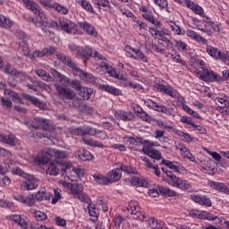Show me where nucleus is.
<instances>
[{
  "instance_id": "61",
  "label": "nucleus",
  "mask_w": 229,
  "mask_h": 229,
  "mask_svg": "<svg viewBox=\"0 0 229 229\" xmlns=\"http://www.w3.org/2000/svg\"><path fill=\"white\" fill-rule=\"evenodd\" d=\"M145 155H148V157L153 158L154 160H162V153L157 149H152L148 152L146 150Z\"/></svg>"
},
{
  "instance_id": "64",
  "label": "nucleus",
  "mask_w": 229,
  "mask_h": 229,
  "mask_svg": "<svg viewBox=\"0 0 229 229\" xmlns=\"http://www.w3.org/2000/svg\"><path fill=\"white\" fill-rule=\"evenodd\" d=\"M78 3H80L81 8H83V10H86V12H89L90 13L94 12V8L92 7V4L87 2L86 0H81Z\"/></svg>"
},
{
  "instance_id": "23",
  "label": "nucleus",
  "mask_w": 229,
  "mask_h": 229,
  "mask_svg": "<svg viewBox=\"0 0 229 229\" xmlns=\"http://www.w3.org/2000/svg\"><path fill=\"white\" fill-rule=\"evenodd\" d=\"M200 78L201 80H203V81H221V76L218 75L217 73L214 72V71H210V70H204L202 74H200Z\"/></svg>"
},
{
  "instance_id": "50",
  "label": "nucleus",
  "mask_w": 229,
  "mask_h": 229,
  "mask_svg": "<svg viewBox=\"0 0 229 229\" xmlns=\"http://www.w3.org/2000/svg\"><path fill=\"white\" fill-rule=\"evenodd\" d=\"M22 1L26 8L28 10H30V12H33V13H35L40 8V6H38V4L33 0H22Z\"/></svg>"
},
{
  "instance_id": "9",
  "label": "nucleus",
  "mask_w": 229,
  "mask_h": 229,
  "mask_svg": "<svg viewBox=\"0 0 229 229\" xmlns=\"http://www.w3.org/2000/svg\"><path fill=\"white\" fill-rule=\"evenodd\" d=\"M140 12H142L143 19L153 24L155 26L154 28H162V22L155 19V16L153 15V11H151L149 7L146 5H141L140 7Z\"/></svg>"
},
{
  "instance_id": "34",
  "label": "nucleus",
  "mask_w": 229,
  "mask_h": 229,
  "mask_svg": "<svg viewBox=\"0 0 229 229\" xmlns=\"http://www.w3.org/2000/svg\"><path fill=\"white\" fill-rule=\"evenodd\" d=\"M177 149H179L183 158H187L191 162H196V157H194V155H192V153H191V150L187 148L185 145H179Z\"/></svg>"
},
{
  "instance_id": "29",
  "label": "nucleus",
  "mask_w": 229,
  "mask_h": 229,
  "mask_svg": "<svg viewBox=\"0 0 229 229\" xmlns=\"http://www.w3.org/2000/svg\"><path fill=\"white\" fill-rule=\"evenodd\" d=\"M190 216L191 217H197V219H212V214L203 210L191 209L190 211Z\"/></svg>"
},
{
  "instance_id": "58",
  "label": "nucleus",
  "mask_w": 229,
  "mask_h": 229,
  "mask_svg": "<svg viewBox=\"0 0 229 229\" xmlns=\"http://www.w3.org/2000/svg\"><path fill=\"white\" fill-rule=\"evenodd\" d=\"M71 192L72 196L76 198L77 196H79V194H81V192H83V185L78 183H72Z\"/></svg>"
},
{
  "instance_id": "31",
  "label": "nucleus",
  "mask_w": 229,
  "mask_h": 229,
  "mask_svg": "<svg viewBox=\"0 0 229 229\" xmlns=\"http://www.w3.org/2000/svg\"><path fill=\"white\" fill-rule=\"evenodd\" d=\"M208 185L209 187L215 189V191H218V192H223L224 194L229 195V188L224 182L209 181Z\"/></svg>"
},
{
  "instance_id": "10",
  "label": "nucleus",
  "mask_w": 229,
  "mask_h": 229,
  "mask_svg": "<svg viewBox=\"0 0 229 229\" xmlns=\"http://www.w3.org/2000/svg\"><path fill=\"white\" fill-rule=\"evenodd\" d=\"M20 78L21 80H24V81H30L27 82L26 87L27 89H30V90H34V92H38V89H44V87H46L44 82L31 78V76L26 74L25 72H23V75H21Z\"/></svg>"
},
{
  "instance_id": "6",
  "label": "nucleus",
  "mask_w": 229,
  "mask_h": 229,
  "mask_svg": "<svg viewBox=\"0 0 229 229\" xmlns=\"http://www.w3.org/2000/svg\"><path fill=\"white\" fill-rule=\"evenodd\" d=\"M72 169V174L70 175H67L69 180H71L72 182H78V179L81 180V178H83V176H85V170H83V168L81 167H72V165L71 164H66L64 165V168L61 169V174L62 176H64V174H69V171H71ZM74 176H77L78 179H74Z\"/></svg>"
},
{
  "instance_id": "4",
  "label": "nucleus",
  "mask_w": 229,
  "mask_h": 229,
  "mask_svg": "<svg viewBox=\"0 0 229 229\" xmlns=\"http://www.w3.org/2000/svg\"><path fill=\"white\" fill-rule=\"evenodd\" d=\"M69 49L72 53H74L76 56H80L81 58H90V56H93V58H98V60H106V57L98 51L93 52L92 48L89 47H82L72 43L69 45Z\"/></svg>"
},
{
  "instance_id": "46",
  "label": "nucleus",
  "mask_w": 229,
  "mask_h": 229,
  "mask_svg": "<svg viewBox=\"0 0 229 229\" xmlns=\"http://www.w3.org/2000/svg\"><path fill=\"white\" fill-rule=\"evenodd\" d=\"M157 146H160V144H158V142H155V141L149 140H145V143L143 145L141 151L145 155L146 153L153 150V149H151V148H157Z\"/></svg>"
},
{
  "instance_id": "2",
  "label": "nucleus",
  "mask_w": 229,
  "mask_h": 229,
  "mask_svg": "<svg viewBox=\"0 0 229 229\" xmlns=\"http://www.w3.org/2000/svg\"><path fill=\"white\" fill-rule=\"evenodd\" d=\"M34 14L36 18H31V22H33V24L36 26H38L39 24L43 33H45L47 37L53 38V37H55V32L47 30V28H58V22L47 21L46 14L40 10V8L35 12Z\"/></svg>"
},
{
  "instance_id": "48",
  "label": "nucleus",
  "mask_w": 229,
  "mask_h": 229,
  "mask_svg": "<svg viewBox=\"0 0 229 229\" xmlns=\"http://www.w3.org/2000/svg\"><path fill=\"white\" fill-rule=\"evenodd\" d=\"M94 182L98 183V185H109L107 176L101 174H95L92 175Z\"/></svg>"
},
{
  "instance_id": "44",
  "label": "nucleus",
  "mask_w": 229,
  "mask_h": 229,
  "mask_svg": "<svg viewBox=\"0 0 229 229\" xmlns=\"http://www.w3.org/2000/svg\"><path fill=\"white\" fill-rule=\"evenodd\" d=\"M30 214L32 215V217H35L37 221H46V219H47V215H46L45 212L38 211L35 208H30Z\"/></svg>"
},
{
  "instance_id": "25",
  "label": "nucleus",
  "mask_w": 229,
  "mask_h": 229,
  "mask_svg": "<svg viewBox=\"0 0 229 229\" xmlns=\"http://www.w3.org/2000/svg\"><path fill=\"white\" fill-rule=\"evenodd\" d=\"M107 176V183L109 185H112V183H115V182H119L121 178L123 177V174H121V169L114 168L111 171H109L106 174Z\"/></svg>"
},
{
  "instance_id": "45",
  "label": "nucleus",
  "mask_w": 229,
  "mask_h": 229,
  "mask_svg": "<svg viewBox=\"0 0 229 229\" xmlns=\"http://www.w3.org/2000/svg\"><path fill=\"white\" fill-rule=\"evenodd\" d=\"M35 123L37 125L34 128H41V130H49V121L47 119L36 117L34 118Z\"/></svg>"
},
{
  "instance_id": "21",
  "label": "nucleus",
  "mask_w": 229,
  "mask_h": 229,
  "mask_svg": "<svg viewBox=\"0 0 229 229\" xmlns=\"http://www.w3.org/2000/svg\"><path fill=\"white\" fill-rule=\"evenodd\" d=\"M126 49L131 51V53H134L131 54V52H128L130 58H132L133 60H141V62L148 63V57L140 49L131 47V46H127Z\"/></svg>"
},
{
  "instance_id": "49",
  "label": "nucleus",
  "mask_w": 229,
  "mask_h": 229,
  "mask_svg": "<svg viewBox=\"0 0 229 229\" xmlns=\"http://www.w3.org/2000/svg\"><path fill=\"white\" fill-rule=\"evenodd\" d=\"M174 133L180 137L181 140H182L183 142H187L188 144L192 142V137H191V134L187 133V132H183L181 130H175Z\"/></svg>"
},
{
  "instance_id": "52",
  "label": "nucleus",
  "mask_w": 229,
  "mask_h": 229,
  "mask_svg": "<svg viewBox=\"0 0 229 229\" xmlns=\"http://www.w3.org/2000/svg\"><path fill=\"white\" fill-rule=\"evenodd\" d=\"M89 217H91V221H98V217L99 216V210L96 208V207L92 204H89Z\"/></svg>"
},
{
  "instance_id": "30",
  "label": "nucleus",
  "mask_w": 229,
  "mask_h": 229,
  "mask_svg": "<svg viewBox=\"0 0 229 229\" xmlns=\"http://www.w3.org/2000/svg\"><path fill=\"white\" fill-rule=\"evenodd\" d=\"M0 69L5 74H11V76H16V78H21V76H24V72L14 69L11 64H7L4 66H3V68H0Z\"/></svg>"
},
{
  "instance_id": "56",
  "label": "nucleus",
  "mask_w": 229,
  "mask_h": 229,
  "mask_svg": "<svg viewBox=\"0 0 229 229\" xmlns=\"http://www.w3.org/2000/svg\"><path fill=\"white\" fill-rule=\"evenodd\" d=\"M36 198V201H44V199L47 200L51 199V193L47 191H38L34 194Z\"/></svg>"
},
{
  "instance_id": "15",
  "label": "nucleus",
  "mask_w": 229,
  "mask_h": 229,
  "mask_svg": "<svg viewBox=\"0 0 229 229\" xmlns=\"http://www.w3.org/2000/svg\"><path fill=\"white\" fill-rule=\"evenodd\" d=\"M57 30L61 28L65 33L74 34L78 31V25L70 20H62L59 21L58 27H55Z\"/></svg>"
},
{
  "instance_id": "53",
  "label": "nucleus",
  "mask_w": 229,
  "mask_h": 229,
  "mask_svg": "<svg viewBox=\"0 0 229 229\" xmlns=\"http://www.w3.org/2000/svg\"><path fill=\"white\" fill-rule=\"evenodd\" d=\"M19 52L23 56H30V47H28V43L24 40L19 43Z\"/></svg>"
},
{
  "instance_id": "36",
  "label": "nucleus",
  "mask_w": 229,
  "mask_h": 229,
  "mask_svg": "<svg viewBox=\"0 0 229 229\" xmlns=\"http://www.w3.org/2000/svg\"><path fill=\"white\" fill-rule=\"evenodd\" d=\"M186 37H189L192 40H195V42H199L204 45H207V42H208L205 38L201 37L200 35L196 33V31L191 30H186Z\"/></svg>"
},
{
  "instance_id": "51",
  "label": "nucleus",
  "mask_w": 229,
  "mask_h": 229,
  "mask_svg": "<svg viewBox=\"0 0 229 229\" xmlns=\"http://www.w3.org/2000/svg\"><path fill=\"white\" fill-rule=\"evenodd\" d=\"M53 10H55L57 13L61 15H67L69 13V9L59 3H54L52 5Z\"/></svg>"
},
{
  "instance_id": "18",
  "label": "nucleus",
  "mask_w": 229,
  "mask_h": 229,
  "mask_svg": "<svg viewBox=\"0 0 229 229\" xmlns=\"http://www.w3.org/2000/svg\"><path fill=\"white\" fill-rule=\"evenodd\" d=\"M70 132L72 135H91L95 136L96 135V129L92 127H72L70 128Z\"/></svg>"
},
{
  "instance_id": "8",
  "label": "nucleus",
  "mask_w": 229,
  "mask_h": 229,
  "mask_svg": "<svg viewBox=\"0 0 229 229\" xmlns=\"http://www.w3.org/2000/svg\"><path fill=\"white\" fill-rule=\"evenodd\" d=\"M144 105L148 106V108H152V110H155L156 112H161V114H165V115H174L173 114V108H169L165 106H160L152 99H145Z\"/></svg>"
},
{
  "instance_id": "42",
  "label": "nucleus",
  "mask_w": 229,
  "mask_h": 229,
  "mask_svg": "<svg viewBox=\"0 0 229 229\" xmlns=\"http://www.w3.org/2000/svg\"><path fill=\"white\" fill-rule=\"evenodd\" d=\"M34 72L38 76V78H41V80H44V81H53V77L47 72L46 70L38 68L34 71Z\"/></svg>"
},
{
  "instance_id": "62",
  "label": "nucleus",
  "mask_w": 229,
  "mask_h": 229,
  "mask_svg": "<svg viewBox=\"0 0 229 229\" xmlns=\"http://www.w3.org/2000/svg\"><path fill=\"white\" fill-rule=\"evenodd\" d=\"M136 112L137 114H140V118L142 121H145V123H149V121H151V116L148 114V113H146L141 107H138Z\"/></svg>"
},
{
  "instance_id": "26",
  "label": "nucleus",
  "mask_w": 229,
  "mask_h": 229,
  "mask_svg": "<svg viewBox=\"0 0 229 229\" xmlns=\"http://www.w3.org/2000/svg\"><path fill=\"white\" fill-rule=\"evenodd\" d=\"M14 199L16 201H20V203H23V205H27L28 207H34L37 199L35 198V194H30L29 196H22V195H18L14 197Z\"/></svg>"
},
{
  "instance_id": "55",
  "label": "nucleus",
  "mask_w": 229,
  "mask_h": 229,
  "mask_svg": "<svg viewBox=\"0 0 229 229\" xmlns=\"http://www.w3.org/2000/svg\"><path fill=\"white\" fill-rule=\"evenodd\" d=\"M59 172H60V168H58V166L56 165V163L52 162L50 163L47 170V174H49L50 176H57Z\"/></svg>"
},
{
  "instance_id": "11",
  "label": "nucleus",
  "mask_w": 229,
  "mask_h": 229,
  "mask_svg": "<svg viewBox=\"0 0 229 229\" xmlns=\"http://www.w3.org/2000/svg\"><path fill=\"white\" fill-rule=\"evenodd\" d=\"M25 182L21 184V191H35L38 187L39 181L34 175L27 174Z\"/></svg>"
},
{
  "instance_id": "39",
  "label": "nucleus",
  "mask_w": 229,
  "mask_h": 229,
  "mask_svg": "<svg viewBox=\"0 0 229 229\" xmlns=\"http://www.w3.org/2000/svg\"><path fill=\"white\" fill-rule=\"evenodd\" d=\"M99 89L101 90H105V92H108L109 94H112L113 96H121L122 92L121 89L110 86L108 84H103V85H99Z\"/></svg>"
},
{
  "instance_id": "5",
  "label": "nucleus",
  "mask_w": 229,
  "mask_h": 229,
  "mask_svg": "<svg viewBox=\"0 0 229 229\" xmlns=\"http://www.w3.org/2000/svg\"><path fill=\"white\" fill-rule=\"evenodd\" d=\"M0 155L2 157H5L6 158H8L5 161V164L9 167V169H12L13 174L21 176V178L27 177L28 174L22 171V169H21L20 167H15V164H16L15 161L10 159L12 158V152L0 147Z\"/></svg>"
},
{
  "instance_id": "57",
  "label": "nucleus",
  "mask_w": 229,
  "mask_h": 229,
  "mask_svg": "<svg viewBox=\"0 0 229 229\" xmlns=\"http://www.w3.org/2000/svg\"><path fill=\"white\" fill-rule=\"evenodd\" d=\"M211 217L209 218L208 221H214L216 223V225H226V226H228L229 228V221H226V219H225V217L220 216H215L213 214H211Z\"/></svg>"
},
{
  "instance_id": "1",
  "label": "nucleus",
  "mask_w": 229,
  "mask_h": 229,
  "mask_svg": "<svg viewBox=\"0 0 229 229\" xmlns=\"http://www.w3.org/2000/svg\"><path fill=\"white\" fill-rule=\"evenodd\" d=\"M50 72L53 74L54 78H57V81L60 83L55 84L57 94H59V96H63V98H65L66 99H73L76 93H74V91L70 88H67V85L71 83V79L55 69H51Z\"/></svg>"
},
{
  "instance_id": "60",
  "label": "nucleus",
  "mask_w": 229,
  "mask_h": 229,
  "mask_svg": "<svg viewBox=\"0 0 229 229\" xmlns=\"http://www.w3.org/2000/svg\"><path fill=\"white\" fill-rule=\"evenodd\" d=\"M159 192L160 194H163V196H168L169 198H174V196L177 194L174 190L167 187H160Z\"/></svg>"
},
{
  "instance_id": "16",
  "label": "nucleus",
  "mask_w": 229,
  "mask_h": 229,
  "mask_svg": "<svg viewBox=\"0 0 229 229\" xmlns=\"http://www.w3.org/2000/svg\"><path fill=\"white\" fill-rule=\"evenodd\" d=\"M99 66L101 69H105L106 72H108L109 76H112V78H115L120 81H124L126 78L123 73H118L117 71H115V69H114L112 65H109V64L106 62L100 63Z\"/></svg>"
},
{
  "instance_id": "32",
  "label": "nucleus",
  "mask_w": 229,
  "mask_h": 229,
  "mask_svg": "<svg viewBox=\"0 0 229 229\" xmlns=\"http://www.w3.org/2000/svg\"><path fill=\"white\" fill-rule=\"evenodd\" d=\"M15 26V21L12 20L10 17L0 14V28L4 30H10Z\"/></svg>"
},
{
  "instance_id": "20",
  "label": "nucleus",
  "mask_w": 229,
  "mask_h": 229,
  "mask_svg": "<svg viewBox=\"0 0 229 229\" xmlns=\"http://www.w3.org/2000/svg\"><path fill=\"white\" fill-rule=\"evenodd\" d=\"M161 164L166 167H169V169H172L174 173H185V167L176 161L163 159Z\"/></svg>"
},
{
  "instance_id": "38",
  "label": "nucleus",
  "mask_w": 229,
  "mask_h": 229,
  "mask_svg": "<svg viewBox=\"0 0 229 229\" xmlns=\"http://www.w3.org/2000/svg\"><path fill=\"white\" fill-rule=\"evenodd\" d=\"M114 115L116 119H121V121H132L134 117L132 112L126 111H116Z\"/></svg>"
},
{
  "instance_id": "19",
  "label": "nucleus",
  "mask_w": 229,
  "mask_h": 229,
  "mask_svg": "<svg viewBox=\"0 0 229 229\" xmlns=\"http://www.w3.org/2000/svg\"><path fill=\"white\" fill-rule=\"evenodd\" d=\"M55 53H56V47H45L42 51H34L31 55V58H44V56H51L52 55H55Z\"/></svg>"
},
{
  "instance_id": "33",
  "label": "nucleus",
  "mask_w": 229,
  "mask_h": 229,
  "mask_svg": "<svg viewBox=\"0 0 229 229\" xmlns=\"http://www.w3.org/2000/svg\"><path fill=\"white\" fill-rule=\"evenodd\" d=\"M75 157L82 162H87V160H92V154L90 153V151L85 148H81L77 150L75 152Z\"/></svg>"
},
{
  "instance_id": "41",
  "label": "nucleus",
  "mask_w": 229,
  "mask_h": 229,
  "mask_svg": "<svg viewBox=\"0 0 229 229\" xmlns=\"http://www.w3.org/2000/svg\"><path fill=\"white\" fill-rule=\"evenodd\" d=\"M26 99L32 103L34 106H38L39 110H45L46 109V104L44 102L40 101V99L37 98V97H33L31 95H27Z\"/></svg>"
},
{
  "instance_id": "40",
  "label": "nucleus",
  "mask_w": 229,
  "mask_h": 229,
  "mask_svg": "<svg viewBox=\"0 0 229 229\" xmlns=\"http://www.w3.org/2000/svg\"><path fill=\"white\" fill-rule=\"evenodd\" d=\"M131 183L134 187H148V185H149V183L144 177L138 176L132 177L131 179Z\"/></svg>"
},
{
  "instance_id": "13",
  "label": "nucleus",
  "mask_w": 229,
  "mask_h": 229,
  "mask_svg": "<svg viewBox=\"0 0 229 229\" xmlns=\"http://www.w3.org/2000/svg\"><path fill=\"white\" fill-rule=\"evenodd\" d=\"M72 74L74 76H79V78L86 83H92V85H96V83H98V78L92 75V73L83 72L79 66L75 68Z\"/></svg>"
},
{
  "instance_id": "59",
  "label": "nucleus",
  "mask_w": 229,
  "mask_h": 229,
  "mask_svg": "<svg viewBox=\"0 0 229 229\" xmlns=\"http://www.w3.org/2000/svg\"><path fill=\"white\" fill-rule=\"evenodd\" d=\"M167 24L174 35H183L182 28L176 24L174 21H167Z\"/></svg>"
},
{
  "instance_id": "28",
  "label": "nucleus",
  "mask_w": 229,
  "mask_h": 229,
  "mask_svg": "<svg viewBox=\"0 0 229 229\" xmlns=\"http://www.w3.org/2000/svg\"><path fill=\"white\" fill-rule=\"evenodd\" d=\"M79 26L90 37H98V30H96V28H94V26H92L90 23L87 21H81L79 23Z\"/></svg>"
},
{
  "instance_id": "17",
  "label": "nucleus",
  "mask_w": 229,
  "mask_h": 229,
  "mask_svg": "<svg viewBox=\"0 0 229 229\" xmlns=\"http://www.w3.org/2000/svg\"><path fill=\"white\" fill-rule=\"evenodd\" d=\"M190 199L194 201V203H199L202 207H212V200L207 195L191 194L190 195Z\"/></svg>"
},
{
  "instance_id": "12",
  "label": "nucleus",
  "mask_w": 229,
  "mask_h": 229,
  "mask_svg": "<svg viewBox=\"0 0 229 229\" xmlns=\"http://www.w3.org/2000/svg\"><path fill=\"white\" fill-rule=\"evenodd\" d=\"M216 105H218L216 110L221 112V114H226V109L229 108V97L225 93H218L216 98H215Z\"/></svg>"
},
{
  "instance_id": "27",
  "label": "nucleus",
  "mask_w": 229,
  "mask_h": 229,
  "mask_svg": "<svg viewBox=\"0 0 229 229\" xmlns=\"http://www.w3.org/2000/svg\"><path fill=\"white\" fill-rule=\"evenodd\" d=\"M56 56L58 58V60H60V62H62L63 64H64V65H67L68 67H70V69H72V73L74 72V70L78 67V64H76V63H74L71 57L59 53L56 54Z\"/></svg>"
},
{
  "instance_id": "24",
  "label": "nucleus",
  "mask_w": 229,
  "mask_h": 229,
  "mask_svg": "<svg viewBox=\"0 0 229 229\" xmlns=\"http://www.w3.org/2000/svg\"><path fill=\"white\" fill-rule=\"evenodd\" d=\"M157 90H159V92L167 94V96H170V98H173L174 99H178L180 98V93L178 90L173 89L171 86L159 84L157 86Z\"/></svg>"
},
{
  "instance_id": "7",
  "label": "nucleus",
  "mask_w": 229,
  "mask_h": 229,
  "mask_svg": "<svg viewBox=\"0 0 229 229\" xmlns=\"http://www.w3.org/2000/svg\"><path fill=\"white\" fill-rule=\"evenodd\" d=\"M127 211L132 216V219H137L138 221H146L148 219V216L140 213V206H139L137 200H131L128 203Z\"/></svg>"
},
{
  "instance_id": "63",
  "label": "nucleus",
  "mask_w": 229,
  "mask_h": 229,
  "mask_svg": "<svg viewBox=\"0 0 229 229\" xmlns=\"http://www.w3.org/2000/svg\"><path fill=\"white\" fill-rule=\"evenodd\" d=\"M93 4L97 8H110V2L108 0H93Z\"/></svg>"
},
{
  "instance_id": "3",
  "label": "nucleus",
  "mask_w": 229,
  "mask_h": 229,
  "mask_svg": "<svg viewBox=\"0 0 229 229\" xmlns=\"http://www.w3.org/2000/svg\"><path fill=\"white\" fill-rule=\"evenodd\" d=\"M148 32L154 38H158V44L163 46L165 49L171 51L173 49V42L169 38H165L170 37L171 34L166 28H149Z\"/></svg>"
},
{
  "instance_id": "47",
  "label": "nucleus",
  "mask_w": 229,
  "mask_h": 229,
  "mask_svg": "<svg viewBox=\"0 0 229 229\" xmlns=\"http://www.w3.org/2000/svg\"><path fill=\"white\" fill-rule=\"evenodd\" d=\"M175 187L177 189H180L181 191H191V189H192L191 183H189L187 180L182 178H179V181L177 182V184H175Z\"/></svg>"
},
{
  "instance_id": "43",
  "label": "nucleus",
  "mask_w": 229,
  "mask_h": 229,
  "mask_svg": "<svg viewBox=\"0 0 229 229\" xmlns=\"http://www.w3.org/2000/svg\"><path fill=\"white\" fill-rule=\"evenodd\" d=\"M79 96L82 97V99L89 100L90 96L94 94V90L90 88L83 87L78 90Z\"/></svg>"
},
{
  "instance_id": "54",
  "label": "nucleus",
  "mask_w": 229,
  "mask_h": 229,
  "mask_svg": "<svg viewBox=\"0 0 229 229\" xmlns=\"http://www.w3.org/2000/svg\"><path fill=\"white\" fill-rule=\"evenodd\" d=\"M84 144H86L87 146H90L91 148H105L104 144L98 141V140H94L92 139H87V138H83L82 139Z\"/></svg>"
},
{
  "instance_id": "14",
  "label": "nucleus",
  "mask_w": 229,
  "mask_h": 229,
  "mask_svg": "<svg viewBox=\"0 0 229 229\" xmlns=\"http://www.w3.org/2000/svg\"><path fill=\"white\" fill-rule=\"evenodd\" d=\"M55 148H47L41 151V156H37L35 157L36 164H43L46 165L49 162L52 157H55Z\"/></svg>"
},
{
  "instance_id": "22",
  "label": "nucleus",
  "mask_w": 229,
  "mask_h": 229,
  "mask_svg": "<svg viewBox=\"0 0 229 229\" xmlns=\"http://www.w3.org/2000/svg\"><path fill=\"white\" fill-rule=\"evenodd\" d=\"M206 51L209 56H212L215 60H222V62L225 60V55H226V53L221 52V50L210 45L206 47Z\"/></svg>"
},
{
  "instance_id": "37",
  "label": "nucleus",
  "mask_w": 229,
  "mask_h": 229,
  "mask_svg": "<svg viewBox=\"0 0 229 229\" xmlns=\"http://www.w3.org/2000/svg\"><path fill=\"white\" fill-rule=\"evenodd\" d=\"M179 180H180V177L174 174L172 171H166V177L165 179V182H166L168 185H171L172 187H175Z\"/></svg>"
},
{
  "instance_id": "35",
  "label": "nucleus",
  "mask_w": 229,
  "mask_h": 229,
  "mask_svg": "<svg viewBox=\"0 0 229 229\" xmlns=\"http://www.w3.org/2000/svg\"><path fill=\"white\" fill-rule=\"evenodd\" d=\"M0 142L7 144L8 146H15L17 144V138L13 134L4 135L0 134Z\"/></svg>"
}]
</instances>
